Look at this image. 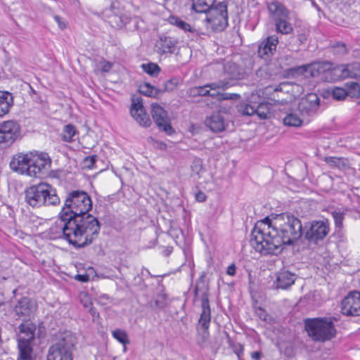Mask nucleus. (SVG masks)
Wrapping results in <instances>:
<instances>
[{"mask_svg":"<svg viewBox=\"0 0 360 360\" xmlns=\"http://www.w3.org/2000/svg\"><path fill=\"white\" fill-rule=\"evenodd\" d=\"M303 234L301 221L287 213L257 221L251 233L250 243L262 255H278L283 245H291Z\"/></svg>","mask_w":360,"mask_h":360,"instance_id":"1","label":"nucleus"},{"mask_svg":"<svg viewBox=\"0 0 360 360\" xmlns=\"http://www.w3.org/2000/svg\"><path fill=\"white\" fill-rule=\"evenodd\" d=\"M91 207L92 201L87 193L75 190L68 193L60 212L65 219L77 220L75 224L79 226L85 223L86 228L92 229L91 225H93L94 230L96 231L88 232V233L96 239L100 231L101 226L98 219L88 213Z\"/></svg>","mask_w":360,"mask_h":360,"instance_id":"2","label":"nucleus"},{"mask_svg":"<svg viewBox=\"0 0 360 360\" xmlns=\"http://www.w3.org/2000/svg\"><path fill=\"white\" fill-rule=\"evenodd\" d=\"M76 221L65 219L60 212V219L56 221L48 230L47 235L49 239L56 240L58 238L65 239L70 244L75 248H83L91 243L95 240L88 232L94 231V226L91 225V229H86V224H82L79 226L75 224ZM96 230H94V232Z\"/></svg>","mask_w":360,"mask_h":360,"instance_id":"3","label":"nucleus"},{"mask_svg":"<svg viewBox=\"0 0 360 360\" xmlns=\"http://www.w3.org/2000/svg\"><path fill=\"white\" fill-rule=\"evenodd\" d=\"M25 200L33 208L60 204V198L56 194V190L45 183L28 187L25 191Z\"/></svg>","mask_w":360,"mask_h":360,"instance_id":"4","label":"nucleus"},{"mask_svg":"<svg viewBox=\"0 0 360 360\" xmlns=\"http://www.w3.org/2000/svg\"><path fill=\"white\" fill-rule=\"evenodd\" d=\"M334 320L332 317L306 319L304 328L313 341L324 342L332 340L336 335Z\"/></svg>","mask_w":360,"mask_h":360,"instance_id":"5","label":"nucleus"},{"mask_svg":"<svg viewBox=\"0 0 360 360\" xmlns=\"http://www.w3.org/2000/svg\"><path fill=\"white\" fill-rule=\"evenodd\" d=\"M76 343V338L72 333H63L56 342L49 347L47 360H72Z\"/></svg>","mask_w":360,"mask_h":360,"instance_id":"6","label":"nucleus"},{"mask_svg":"<svg viewBox=\"0 0 360 360\" xmlns=\"http://www.w3.org/2000/svg\"><path fill=\"white\" fill-rule=\"evenodd\" d=\"M18 347L19 356L18 360H35L32 356V342L34 339L36 326L33 323H22L19 326Z\"/></svg>","mask_w":360,"mask_h":360,"instance_id":"7","label":"nucleus"},{"mask_svg":"<svg viewBox=\"0 0 360 360\" xmlns=\"http://www.w3.org/2000/svg\"><path fill=\"white\" fill-rule=\"evenodd\" d=\"M201 301L202 313L198 320L197 326V341L199 345H204L207 342L210 338V333L208 329L211 321V310L210 307L208 295L207 293H203L201 297Z\"/></svg>","mask_w":360,"mask_h":360,"instance_id":"8","label":"nucleus"},{"mask_svg":"<svg viewBox=\"0 0 360 360\" xmlns=\"http://www.w3.org/2000/svg\"><path fill=\"white\" fill-rule=\"evenodd\" d=\"M304 238L311 244H318L330 232V223L328 219L312 221L309 227H306Z\"/></svg>","mask_w":360,"mask_h":360,"instance_id":"9","label":"nucleus"},{"mask_svg":"<svg viewBox=\"0 0 360 360\" xmlns=\"http://www.w3.org/2000/svg\"><path fill=\"white\" fill-rule=\"evenodd\" d=\"M51 164V160L47 153L34 154L32 153L28 176L30 177H39L40 175L45 174L49 169Z\"/></svg>","mask_w":360,"mask_h":360,"instance_id":"10","label":"nucleus"},{"mask_svg":"<svg viewBox=\"0 0 360 360\" xmlns=\"http://www.w3.org/2000/svg\"><path fill=\"white\" fill-rule=\"evenodd\" d=\"M20 136V126L15 120L0 123V143L10 145Z\"/></svg>","mask_w":360,"mask_h":360,"instance_id":"11","label":"nucleus"},{"mask_svg":"<svg viewBox=\"0 0 360 360\" xmlns=\"http://www.w3.org/2000/svg\"><path fill=\"white\" fill-rule=\"evenodd\" d=\"M342 314L347 316H360V292H349L342 301Z\"/></svg>","mask_w":360,"mask_h":360,"instance_id":"12","label":"nucleus"},{"mask_svg":"<svg viewBox=\"0 0 360 360\" xmlns=\"http://www.w3.org/2000/svg\"><path fill=\"white\" fill-rule=\"evenodd\" d=\"M151 115L157 126L165 132L171 134L172 127L169 123L167 112L159 104L151 105Z\"/></svg>","mask_w":360,"mask_h":360,"instance_id":"13","label":"nucleus"},{"mask_svg":"<svg viewBox=\"0 0 360 360\" xmlns=\"http://www.w3.org/2000/svg\"><path fill=\"white\" fill-rule=\"evenodd\" d=\"M232 84L231 82L218 81L202 86L195 87L193 89V92L202 96H210L215 97L219 95L221 91H225L232 86Z\"/></svg>","mask_w":360,"mask_h":360,"instance_id":"14","label":"nucleus"},{"mask_svg":"<svg viewBox=\"0 0 360 360\" xmlns=\"http://www.w3.org/2000/svg\"><path fill=\"white\" fill-rule=\"evenodd\" d=\"M226 116L227 115L224 112H214L210 116L206 117L205 125L214 133L222 132L229 126V122Z\"/></svg>","mask_w":360,"mask_h":360,"instance_id":"15","label":"nucleus"},{"mask_svg":"<svg viewBox=\"0 0 360 360\" xmlns=\"http://www.w3.org/2000/svg\"><path fill=\"white\" fill-rule=\"evenodd\" d=\"M130 112L134 119L141 126L149 127L150 125L151 121L144 110L141 98L136 97L132 98Z\"/></svg>","mask_w":360,"mask_h":360,"instance_id":"16","label":"nucleus"},{"mask_svg":"<svg viewBox=\"0 0 360 360\" xmlns=\"http://www.w3.org/2000/svg\"><path fill=\"white\" fill-rule=\"evenodd\" d=\"M178 44L177 39L167 34H162L156 41L155 49L159 54H172L176 50Z\"/></svg>","mask_w":360,"mask_h":360,"instance_id":"17","label":"nucleus"},{"mask_svg":"<svg viewBox=\"0 0 360 360\" xmlns=\"http://www.w3.org/2000/svg\"><path fill=\"white\" fill-rule=\"evenodd\" d=\"M31 158L32 153H20L15 155L10 162L11 169L13 172L20 174H25L28 176V169H30Z\"/></svg>","mask_w":360,"mask_h":360,"instance_id":"18","label":"nucleus"},{"mask_svg":"<svg viewBox=\"0 0 360 360\" xmlns=\"http://www.w3.org/2000/svg\"><path fill=\"white\" fill-rule=\"evenodd\" d=\"M278 43V38L273 34L264 39L258 47L259 57L264 60H269L275 53Z\"/></svg>","mask_w":360,"mask_h":360,"instance_id":"19","label":"nucleus"},{"mask_svg":"<svg viewBox=\"0 0 360 360\" xmlns=\"http://www.w3.org/2000/svg\"><path fill=\"white\" fill-rule=\"evenodd\" d=\"M224 74L226 77L221 81L231 82L232 86L236 84V80L243 79L245 75L244 69L235 63L229 61L224 65Z\"/></svg>","mask_w":360,"mask_h":360,"instance_id":"20","label":"nucleus"},{"mask_svg":"<svg viewBox=\"0 0 360 360\" xmlns=\"http://www.w3.org/2000/svg\"><path fill=\"white\" fill-rule=\"evenodd\" d=\"M37 304L29 297L21 298L14 308V311L18 317L30 318L36 311Z\"/></svg>","mask_w":360,"mask_h":360,"instance_id":"21","label":"nucleus"},{"mask_svg":"<svg viewBox=\"0 0 360 360\" xmlns=\"http://www.w3.org/2000/svg\"><path fill=\"white\" fill-rule=\"evenodd\" d=\"M319 106V98L316 94H310L302 98L299 103L298 108L302 115H314Z\"/></svg>","mask_w":360,"mask_h":360,"instance_id":"22","label":"nucleus"},{"mask_svg":"<svg viewBox=\"0 0 360 360\" xmlns=\"http://www.w3.org/2000/svg\"><path fill=\"white\" fill-rule=\"evenodd\" d=\"M333 64L328 61L314 62L304 65V70L309 72L313 77H319L320 75L332 69Z\"/></svg>","mask_w":360,"mask_h":360,"instance_id":"23","label":"nucleus"},{"mask_svg":"<svg viewBox=\"0 0 360 360\" xmlns=\"http://www.w3.org/2000/svg\"><path fill=\"white\" fill-rule=\"evenodd\" d=\"M114 8L115 6L112 3L110 6L112 15L110 16V23L112 26L116 28H122L131 21L135 23L137 22V19L136 18H131L124 13L118 14L113 11Z\"/></svg>","mask_w":360,"mask_h":360,"instance_id":"24","label":"nucleus"},{"mask_svg":"<svg viewBox=\"0 0 360 360\" xmlns=\"http://www.w3.org/2000/svg\"><path fill=\"white\" fill-rule=\"evenodd\" d=\"M268 11L274 21L283 18H289L290 11L281 2L274 1L268 4Z\"/></svg>","mask_w":360,"mask_h":360,"instance_id":"25","label":"nucleus"},{"mask_svg":"<svg viewBox=\"0 0 360 360\" xmlns=\"http://www.w3.org/2000/svg\"><path fill=\"white\" fill-rule=\"evenodd\" d=\"M296 280V275L288 271L280 272L277 275L276 281L274 282L275 288L278 289H287L291 286Z\"/></svg>","mask_w":360,"mask_h":360,"instance_id":"26","label":"nucleus"},{"mask_svg":"<svg viewBox=\"0 0 360 360\" xmlns=\"http://www.w3.org/2000/svg\"><path fill=\"white\" fill-rule=\"evenodd\" d=\"M13 105V97L8 91H0V117L7 114Z\"/></svg>","mask_w":360,"mask_h":360,"instance_id":"27","label":"nucleus"},{"mask_svg":"<svg viewBox=\"0 0 360 360\" xmlns=\"http://www.w3.org/2000/svg\"><path fill=\"white\" fill-rule=\"evenodd\" d=\"M219 16L228 17L227 4L224 1L219 2L215 6L213 5L207 11L206 18H219Z\"/></svg>","mask_w":360,"mask_h":360,"instance_id":"28","label":"nucleus"},{"mask_svg":"<svg viewBox=\"0 0 360 360\" xmlns=\"http://www.w3.org/2000/svg\"><path fill=\"white\" fill-rule=\"evenodd\" d=\"M289 18H283L276 20L275 30L276 33L282 34H290L293 32V27L290 22H288Z\"/></svg>","mask_w":360,"mask_h":360,"instance_id":"29","label":"nucleus"},{"mask_svg":"<svg viewBox=\"0 0 360 360\" xmlns=\"http://www.w3.org/2000/svg\"><path fill=\"white\" fill-rule=\"evenodd\" d=\"M206 20L215 32H221L228 26V17L208 18Z\"/></svg>","mask_w":360,"mask_h":360,"instance_id":"30","label":"nucleus"},{"mask_svg":"<svg viewBox=\"0 0 360 360\" xmlns=\"http://www.w3.org/2000/svg\"><path fill=\"white\" fill-rule=\"evenodd\" d=\"M352 63L347 65H340L332 68V73L337 77L338 79H345L347 77L352 78Z\"/></svg>","mask_w":360,"mask_h":360,"instance_id":"31","label":"nucleus"},{"mask_svg":"<svg viewBox=\"0 0 360 360\" xmlns=\"http://www.w3.org/2000/svg\"><path fill=\"white\" fill-rule=\"evenodd\" d=\"M77 134H78V131L76 127L72 124H68L63 128L61 139L65 142L71 143L75 141L74 137Z\"/></svg>","mask_w":360,"mask_h":360,"instance_id":"32","label":"nucleus"},{"mask_svg":"<svg viewBox=\"0 0 360 360\" xmlns=\"http://www.w3.org/2000/svg\"><path fill=\"white\" fill-rule=\"evenodd\" d=\"M215 0H192V8L196 13H207Z\"/></svg>","mask_w":360,"mask_h":360,"instance_id":"33","label":"nucleus"},{"mask_svg":"<svg viewBox=\"0 0 360 360\" xmlns=\"http://www.w3.org/2000/svg\"><path fill=\"white\" fill-rule=\"evenodd\" d=\"M323 160L333 168L343 169L348 166V160L344 158L326 157Z\"/></svg>","mask_w":360,"mask_h":360,"instance_id":"34","label":"nucleus"},{"mask_svg":"<svg viewBox=\"0 0 360 360\" xmlns=\"http://www.w3.org/2000/svg\"><path fill=\"white\" fill-rule=\"evenodd\" d=\"M139 91L141 94L154 98L158 97L162 93V90L155 88L147 82L139 86Z\"/></svg>","mask_w":360,"mask_h":360,"instance_id":"35","label":"nucleus"},{"mask_svg":"<svg viewBox=\"0 0 360 360\" xmlns=\"http://www.w3.org/2000/svg\"><path fill=\"white\" fill-rule=\"evenodd\" d=\"M347 96L350 98H359L360 96V86L357 82H349L344 85Z\"/></svg>","mask_w":360,"mask_h":360,"instance_id":"36","label":"nucleus"},{"mask_svg":"<svg viewBox=\"0 0 360 360\" xmlns=\"http://www.w3.org/2000/svg\"><path fill=\"white\" fill-rule=\"evenodd\" d=\"M112 335L119 342L123 345L124 351H126L127 345H129L130 343V340L128 338L127 332L121 329H116L112 332Z\"/></svg>","mask_w":360,"mask_h":360,"instance_id":"37","label":"nucleus"},{"mask_svg":"<svg viewBox=\"0 0 360 360\" xmlns=\"http://www.w3.org/2000/svg\"><path fill=\"white\" fill-rule=\"evenodd\" d=\"M303 121L296 113H289L283 118V124L288 127H297Z\"/></svg>","mask_w":360,"mask_h":360,"instance_id":"38","label":"nucleus"},{"mask_svg":"<svg viewBox=\"0 0 360 360\" xmlns=\"http://www.w3.org/2000/svg\"><path fill=\"white\" fill-rule=\"evenodd\" d=\"M141 68L145 72L153 77H157L160 72V68L153 63L142 64Z\"/></svg>","mask_w":360,"mask_h":360,"instance_id":"39","label":"nucleus"},{"mask_svg":"<svg viewBox=\"0 0 360 360\" xmlns=\"http://www.w3.org/2000/svg\"><path fill=\"white\" fill-rule=\"evenodd\" d=\"M170 22L171 24L176 25V27L184 31H188L191 32H194V29H193L188 23L183 21L182 20L176 17L170 18Z\"/></svg>","mask_w":360,"mask_h":360,"instance_id":"40","label":"nucleus"},{"mask_svg":"<svg viewBox=\"0 0 360 360\" xmlns=\"http://www.w3.org/2000/svg\"><path fill=\"white\" fill-rule=\"evenodd\" d=\"M167 305V295L161 292L158 293L154 300V307L158 309H162Z\"/></svg>","mask_w":360,"mask_h":360,"instance_id":"41","label":"nucleus"},{"mask_svg":"<svg viewBox=\"0 0 360 360\" xmlns=\"http://www.w3.org/2000/svg\"><path fill=\"white\" fill-rule=\"evenodd\" d=\"M238 112L243 115L251 116L255 114V107L248 104L242 103L238 106Z\"/></svg>","mask_w":360,"mask_h":360,"instance_id":"42","label":"nucleus"},{"mask_svg":"<svg viewBox=\"0 0 360 360\" xmlns=\"http://www.w3.org/2000/svg\"><path fill=\"white\" fill-rule=\"evenodd\" d=\"M332 96L335 100H344L347 96V91L343 87H335L332 91Z\"/></svg>","mask_w":360,"mask_h":360,"instance_id":"43","label":"nucleus"},{"mask_svg":"<svg viewBox=\"0 0 360 360\" xmlns=\"http://www.w3.org/2000/svg\"><path fill=\"white\" fill-rule=\"evenodd\" d=\"M192 174L199 175L202 170V160L200 158H195L191 165Z\"/></svg>","mask_w":360,"mask_h":360,"instance_id":"44","label":"nucleus"},{"mask_svg":"<svg viewBox=\"0 0 360 360\" xmlns=\"http://www.w3.org/2000/svg\"><path fill=\"white\" fill-rule=\"evenodd\" d=\"M333 217L335 221L336 228L341 229L342 227V221L344 219V214L341 212L334 211L332 212Z\"/></svg>","mask_w":360,"mask_h":360,"instance_id":"45","label":"nucleus"},{"mask_svg":"<svg viewBox=\"0 0 360 360\" xmlns=\"http://www.w3.org/2000/svg\"><path fill=\"white\" fill-rule=\"evenodd\" d=\"M178 82H179V80L176 78H172L171 79L167 80L165 83V87H164V89L162 90V92L173 91L177 86Z\"/></svg>","mask_w":360,"mask_h":360,"instance_id":"46","label":"nucleus"},{"mask_svg":"<svg viewBox=\"0 0 360 360\" xmlns=\"http://www.w3.org/2000/svg\"><path fill=\"white\" fill-rule=\"evenodd\" d=\"M265 108H266V105L264 103H260L257 106V108H255V114H257L261 119H266L268 117V112H264L263 110Z\"/></svg>","mask_w":360,"mask_h":360,"instance_id":"47","label":"nucleus"},{"mask_svg":"<svg viewBox=\"0 0 360 360\" xmlns=\"http://www.w3.org/2000/svg\"><path fill=\"white\" fill-rule=\"evenodd\" d=\"M98 68H100L101 71L103 72H108L112 68V63H110L108 61H106L105 60H102L99 62L98 65Z\"/></svg>","mask_w":360,"mask_h":360,"instance_id":"48","label":"nucleus"},{"mask_svg":"<svg viewBox=\"0 0 360 360\" xmlns=\"http://www.w3.org/2000/svg\"><path fill=\"white\" fill-rule=\"evenodd\" d=\"M288 86H289L288 83H287V82H282V83H281V84H278V85H276L275 86H269L266 87V89H269V91H271V90H273L275 92L283 91Z\"/></svg>","mask_w":360,"mask_h":360,"instance_id":"49","label":"nucleus"},{"mask_svg":"<svg viewBox=\"0 0 360 360\" xmlns=\"http://www.w3.org/2000/svg\"><path fill=\"white\" fill-rule=\"evenodd\" d=\"M96 155H91V156L86 157L84 159V163L85 167H86L89 169L93 168L94 165L96 163Z\"/></svg>","mask_w":360,"mask_h":360,"instance_id":"50","label":"nucleus"},{"mask_svg":"<svg viewBox=\"0 0 360 360\" xmlns=\"http://www.w3.org/2000/svg\"><path fill=\"white\" fill-rule=\"evenodd\" d=\"M352 78L360 79V62L352 63Z\"/></svg>","mask_w":360,"mask_h":360,"instance_id":"51","label":"nucleus"},{"mask_svg":"<svg viewBox=\"0 0 360 360\" xmlns=\"http://www.w3.org/2000/svg\"><path fill=\"white\" fill-rule=\"evenodd\" d=\"M335 49H336V52L340 54H345L347 51L345 44H338Z\"/></svg>","mask_w":360,"mask_h":360,"instance_id":"52","label":"nucleus"},{"mask_svg":"<svg viewBox=\"0 0 360 360\" xmlns=\"http://www.w3.org/2000/svg\"><path fill=\"white\" fill-rule=\"evenodd\" d=\"M226 274L231 276H234L236 274V266L235 264H230L227 269Z\"/></svg>","mask_w":360,"mask_h":360,"instance_id":"53","label":"nucleus"},{"mask_svg":"<svg viewBox=\"0 0 360 360\" xmlns=\"http://www.w3.org/2000/svg\"><path fill=\"white\" fill-rule=\"evenodd\" d=\"M54 19L57 22V23L60 29L63 30L66 27V24L64 22V21L60 16L55 15Z\"/></svg>","mask_w":360,"mask_h":360,"instance_id":"54","label":"nucleus"},{"mask_svg":"<svg viewBox=\"0 0 360 360\" xmlns=\"http://www.w3.org/2000/svg\"><path fill=\"white\" fill-rule=\"evenodd\" d=\"M195 199L198 202H204L206 200V195L203 192L199 191L195 194Z\"/></svg>","mask_w":360,"mask_h":360,"instance_id":"55","label":"nucleus"},{"mask_svg":"<svg viewBox=\"0 0 360 360\" xmlns=\"http://www.w3.org/2000/svg\"><path fill=\"white\" fill-rule=\"evenodd\" d=\"M76 279L82 282H86L89 281V276L87 274H78L76 276Z\"/></svg>","mask_w":360,"mask_h":360,"instance_id":"56","label":"nucleus"},{"mask_svg":"<svg viewBox=\"0 0 360 360\" xmlns=\"http://www.w3.org/2000/svg\"><path fill=\"white\" fill-rule=\"evenodd\" d=\"M89 312L90 313V314L93 317V319L94 320V319L96 317H98L99 316V314H98V312L97 311V310L94 308V307H90L89 310Z\"/></svg>","mask_w":360,"mask_h":360,"instance_id":"57","label":"nucleus"},{"mask_svg":"<svg viewBox=\"0 0 360 360\" xmlns=\"http://www.w3.org/2000/svg\"><path fill=\"white\" fill-rule=\"evenodd\" d=\"M261 356V354L259 352H255L252 354V357L255 359H259Z\"/></svg>","mask_w":360,"mask_h":360,"instance_id":"58","label":"nucleus"},{"mask_svg":"<svg viewBox=\"0 0 360 360\" xmlns=\"http://www.w3.org/2000/svg\"><path fill=\"white\" fill-rule=\"evenodd\" d=\"M297 38L299 41L302 43L304 42L307 40V37L304 34H298Z\"/></svg>","mask_w":360,"mask_h":360,"instance_id":"59","label":"nucleus"},{"mask_svg":"<svg viewBox=\"0 0 360 360\" xmlns=\"http://www.w3.org/2000/svg\"><path fill=\"white\" fill-rule=\"evenodd\" d=\"M266 72L265 69H264V68H259V69L257 71V73H256V74H257V75L258 77H260V76H262L263 72Z\"/></svg>","mask_w":360,"mask_h":360,"instance_id":"60","label":"nucleus"},{"mask_svg":"<svg viewBox=\"0 0 360 360\" xmlns=\"http://www.w3.org/2000/svg\"><path fill=\"white\" fill-rule=\"evenodd\" d=\"M99 300L101 301V300H109V297L107 295H102L101 296L99 297Z\"/></svg>","mask_w":360,"mask_h":360,"instance_id":"61","label":"nucleus"},{"mask_svg":"<svg viewBox=\"0 0 360 360\" xmlns=\"http://www.w3.org/2000/svg\"><path fill=\"white\" fill-rule=\"evenodd\" d=\"M237 96L238 95H236V94H233L231 96H228V94H226L222 95V98H223V99H228V98H232L233 96Z\"/></svg>","mask_w":360,"mask_h":360,"instance_id":"62","label":"nucleus"},{"mask_svg":"<svg viewBox=\"0 0 360 360\" xmlns=\"http://www.w3.org/2000/svg\"><path fill=\"white\" fill-rule=\"evenodd\" d=\"M91 304V302H89L88 300L84 303V307H87L89 305Z\"/></svg>","mask_w":360,"mask_h":360,"instance_id":"63","label":"nucleus"},{"mask_svg":"<svg viewBox=\"0 0 360 360\" xmlns=\"http://www.w3.org/2000/svg\"><path fill=\"white\" fill-rule=\"evenodd\" d=\"M170 252H171V250H169L168 248L165 250V255L167 256H168L170 254Z\"/></svg>","mask_w":360,"mask_h":360,"instance_id":"64","label":"nucleus"}]
</instances>
